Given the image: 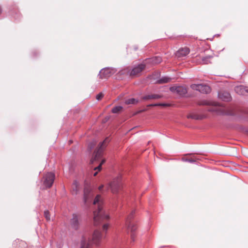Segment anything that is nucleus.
Wrapping results in <instances>:
<instances>
[{
    "label": "nucleus",
    "instance_id": "1",
    "mask_svg": "<svg viewBox=\"0 0 248 248\" xmlns=\"http://www.w3.org/2000/svg\"><path fill=\"white\" fill-rule=\"evenodd\" d=\"M103 200L100 195H97L93 201V204L98 205V209L94 211L93 215V223L95 226L99 225L105 220H108L109 218L108 215L105 213L102 209Z\"/></svg>",
    "mask_w": 248,
    "mask_h": 248
},
{
    "label": "nucleus",
    "instance_id": "2",
    "mask_svg": "<svg viewBox=\"0 0 248 248\" xmlns=\"http://www.w3.org/2000/svg\"><path fill=\"white\" fill-rule=\"evenodd\" d=\"M109 141L108 138H106L104 140L100 143L99 148L94 152L93 157L91 160V163L96 165L99 164L98 166L95 167L94 170L100 171L102 168V165L105 162V159L100 160L103 155V149L106 146L108 143Z\"/></svg>",
    "mask_w": 248,
    "mask_h": 248
},
{
    "label": "nucleus",
    "instance_id": "3",
    "mask_svg": "<svg viewBox=\"0 0 248 248\" xmlns=\"http://www.w3.org/2000/svg\"><path fill=\"white\" fill-rule=\"evenodd\" d=\"M134 214V211H133L130 213V215L127 217L126 222L125 225L127 227V229L128 232L130 231L131 232V238L133 241H134V236L135 235V232L137 229V227L136 224L131 221V219L133 217Z\"/></svg>",
    "mask_w": 248,
    "mask_h": 248
},
{
    "label": "nucleus",
    "instance_id": "4",
    "mask_svg": "<svg viewBox=\"0 0 248 248\" xmlns=\"http://www.w3.org/2000/svg\"><path fill=\"white\" fill-rule=\"evenodd\" d=\"M145 65L143 64H139L137 66L134 67L130 72L128 69L123 70L122 74H128L129 73V76L131 77L139 76L140 73L144 70Z\"/></svg>",
    "mask_w": 248,
    "mask_h": 248
},
{
    "label": "nucleus",
    "instance_id": "5",
    "mask_svg": "<svg viewBox=\"0 0 248 248\" xmlns=\"http://www.w3.org/2000/svg\"><path fill=\"white\" fill-rule=\"evenodd\" d=\"M111 192L113 193H117L122 188L121 179L117 178L113 180L109 185Z\"/></svg>",
    "mask_w": 248,
    "mask_h": 248
},
{
    "label": "nucleus",
    "instance_id": "6",
    "mask_svg": "<svg viewBox=\"0 0 248 248\" xmlns=\"http://www.w3.org/2000/svg\"><path fill=\"white\" fill-rule=\"evenodd\" d=\"M44 185L46 188H50L54 182L55 174L52 172L47 173L44 176Z\"/></svg>",
    "mask_w": 248,
    "mask_h": 248
},
{
    "label": "nucleus",
    "instance_id": "7",
    "mask_svg": "<svg viewBox=\"0 0 248 248\" xmlns=\"http://www.w3.org/2000/svg\"><path fill=\"white\" fill-rule=\"evenodd\" d=\"M190 87L194 90L199 91L203 93H208L211 91L210 87L206 85L203 84H192Z\"/></svg>",
    "mask_w": 248,
    "mask_h": 248
},
{
    "label": "nucleus",
    "instance_id": "8",
    "mask_svg": "<svg viewBox=\"0 0 248 248\" xmlns=\"http://www.w3.org/2000/svg\"><path fill=\"white\" fill-rule=\"evenodd\" d=\"M93 194L89 188H85L84 191L83 201L85 205H88L91 202Z\"/></svg>",
    "mask_w": 248,
    "mask_h": 248
},
{
    "label": "nucleus",
    "instance_id": "9",
    "mask_svg": "<svg viewBox=\"0 0 248 248\" xmlns=\"http://www.w3.org/2000/svg\"><path fill=\"white\" fill-rule=\"evenodd\" d=\"M170 91L173 93L180 95H183L187 93V90L185 86H173L170 88Z\"/></svg>",
    "mask_w": 248,
    "mask_h": 248
},
{
    "label": "nucleus",
    "instance_id": "10",
    "mask_svg": "<svg viewBox=\"0 0 248 248\" xmlns=\"http://www.w3.org/2000/svg\"><path fill=\"white\" fill-rule=\"evenodd\" d=\"M102 239V236L101 232L97 230H95L92 235V242L93 243L98 245L100 243Z\"/></svg>",
    "mask_w": 248,
    "mask_h": 248
},
{
    "label": "nucleus",
    "instance_id": "11",
    "mask_svg": "<svg viewBox=\"0 0 248 248\" xmlns=\"http://www.w3.org/2000/svg\"><path fill=\"white\" fill-rule=\"evenodd\" d=\"M218 97L224 101H229L231 99L230 94L227 92H220L218 93Z\"/></svg>",
    "mask_w": 248,
    "mask_h": 248
},
{
    "label": "nucleus",
    "instance_id": "12",
    "mask_svg": "<svg viewBox=\"0 0 248 248\" xmlns=\"http://www.w3.org/2000/svg\"><path fill=\"white\" fill-rule=\"evenodd\" d=\"M235 92L240 95H246L248 93V88L243 86H238L235 88Z\"/></svg>",
    "mask_w": 248,
    "mask_h": 248
},
{
    "label": "nucleus",
    "instance_id": "13",
    "mask_svg": "<svg viewBox=\"0 0 248 248\" xmlns=\"http://www.w3.org/2000/svg\"><path fill=\"white\" fill-rule=\"evenodd\" d=\"M189 53V49L187 47H184L179 49L176 53V56L178 57H184Z\"/></svg>",
    "mask_w": 248,
    "mask_h": 248
},
{
    "label": "nucleus",
    "instance_id": "14",
    "mask_svg": "<svg viewBox=\"0 0 248 248\" xmlns=\"http://www.w3.org/2000/svg\"><path fill=\"white\" fill-rule=\"evenodd\" d=\"M112 74V70L109 68H105L100 71V75L102 78H107Z\"/></svg>",
    "mask_w": 248,
    "mask_h": 248
},
{
    "label": "nucleus",
    "instance_id": "15",
    "mask_svg": "<svg viewBox=\"0 0 248 248\" xmlns=\"http://www.w3.org/2000/svg\"><path fill=\"white\" fill-rule=\"evenodd\" d=\"M71 224L75 229H77L79 225V220L77 215H73V218L71 220Z\"/></svg>",
    "mask_w": 248,
    "mask_h": 248
},
{
    "label": "nucleus",
    "instance_id": "16",
    "mask_svg": "<svg viewBox=\"0 0 248 248\" xmlns=\"http://www.w3.org/2000/svg\"><path fill=\"white\" fill-rule=\"evenodd\" d=\"M162 97V95L157 94H151L144 96L142 99L144 100L149 99H157Z\"/></svg>",
    "mask_w": 248,
    "mask_h": 248
},
{
    "label": "nucleus",
    "instance_id": "17",
    "mask_svg": "<svg viewBox=\"0 0 248 248\" xmlns=\"http://www.w3.org/2000/svg\"><path fill=\"white\" fill-rule=\"evenodd\" d=\"M80 248H91L90 240L85 238H83L81 241Z\"/></svg>",
    "mask_w": 248,
    "mask_h": 248
},
{
    "label": "nucleus",
    "instance_id": "18",
    "mask_svg": "<svg viewBox=\"0 0 248 248\" xmlns=\"http://www.w3.org/2000/svg\"><path fill=\"white\" fill-rule=\"evenodd\" d=\"M72 191L73 194H77L79 191V187L78 182L74 181L72 186Z\"/></svg>",
    "mask_w": 248,
    "mask_h": 248
},
{
    "label": "nucleus",
    "instance_id": "19",
    "mask_svg": "<svg viewBox=\"0 0 248 248\" xmlns=\"http://www.w3.org/2000/svg\"><path fill=\"white\" fill-rule=\"evenodd\" d=\"M202 62H201L202 64H206L211 62V60L212 58V56H201Z\"/></svg>",
    "mask_w": 248,
    "mask_h": 248
},
{
    "label": "nucleus",
    "instance_id": "20",
    "mask_svg": "<svg viewBox=\"0 0 248 248\" xmlns=\"http://www.w3.org/2000/svg\"><path fill=\"white\" fill-rule=\"evenodd\" d=\"M151 62L154 64H156L160 63L162 61V59L160 57H155L151 58L150 60Z\"/></svg>",
    "mask_w": 248,
    "mask_h": 248
},
{
    "label": "nucleus",
    "instance_id": "21",
    "mask_svg": "<svg viewBox=\"0 0 248 248\" xmlns=\"http://www.w3.org/2000/svg\"><path fill=\"white\" fill-rule=\"evenodd\" d=\"M171 80L170 78H168V77H164L158 80L157 81V83L159 84H162L165 83H168Z\"/></svg>",
    "mask_w": 248,
    "mask_h": 248
},
{
    "label": "nucleus",
    "instance_id": "22",
    "mask_svg": "<svg viewBox=\"0 0 248 248\" xmlns=\"http://www.w3.org/2000/svg\"><path fill=\"white\" fill-rule=\"evenodd\" d=\"M197 159L195 156H193L192 157H190L189 158H188V157H183V158H182V160L184 161H187V162H190V163H193V162H196Z\"/></svg>",
    "mask_w": 248,
    "mask_h": 248
},
{
    "label": "nucleus",
    "instance_id": "23",
    "mask_svg": "<svg viewBox=\"0 0 248 248\" xmlns=\"http://www.w3.org/2000/svg\"><path fill=\"white\" fill-rule=\"evenodd\" d=\"M138 100H136L134 98H130L128 99H127L125 101V103L126 104L129 105V104H135L138 103Z\"/></svg>",
    "mask_w": 248,
    "mask_h": 248
},
{
    "label": "nucleus",
    "instance_id": "24",
    "mask_svg": "<svg viewBox=\"0 0 248 248\" xmlns=\"http://www.w3.org/2000/svg\"><path fill=\"white\" fill-rule=\"evenodd\" d=\"M123 109V107L121 106H117L113 108L112 109V112L114 113H118Z\"/></svg>",
    "mask_w": 248,
    "mask_h": 248
},
{
    "label": "nucleus",
    "instance_id": "25",
    "mask_svg": "<svg viewBox=\"0 0 248 248\" xmlns=\"http://www.w3.org/2000/svg\"><path fill=\"white\" fill-rule=\"evenodd\" d=\"M169 105L167 104H163V103H159V104H150L148 105V107H155V106H162V107H167Z\"/></svg>",
    "mask_w": 248,
    "mask_h": 248
},
{
    "label": "nucleus",
    "instance_id": "26",
    "mask_svg": "<svg viewBox=\"0 0 248 248\" xmlns=\"http://www.w3.org/2000/svg\"><path fill=\"white\" fill-rule=\"evenodd\" d=\"M44 216L47 220L49 221L50 220V215L48 211H45Z\"/></svg>",
    "mask_w": 248,
    "mask_h": 248
},
{
    "label": "nucleus",
    "instance_id": "27",
    "mask_svg": "<svg viewBox=\"0 0 248 248\" xmlns=\"http://www.w3.org/2000/svg\"><path fill=\"white\" fill-rule=\"evenodd\" d=\"M204 105H211L214 106H219V104L217 102H211V103H208L207 102L203 103Z\"/></svg>",
    "mask_w": 248,
    "mask_h": 248
},
{
    "label": "nucleus",
    "instance_id": "28",
    "mask_svg": "<svg viewBox=\"0 0 248 248\" xmlns=\"http://www.w3.org/2000/svg\"><path fill=\"white\" fill-rule=\"evenodd\" d=\"M104 94L100 93L99 94H98L96 96V99L98 100H100L102 99V98L103 97Z\"/></svg>",
    "mask_w": 248,
    "mask_h": 248
},
{
    "label": "nucleus",
    "instance_id": "29",
    "mask_svg": "<svg viewBox=\"0 0 248 248\" xmlns=\"http://www.w3.org/2000/svg\"><path fill=\"white\" fill-rule=\"evenodd\" d=\"M187 118H192V119H199V118L196 115H191V114L188 115L187 116Z\"/></svg>",
    "mask_w": 248,
    "mask_h": 248
},
{
    "label": "nucleus",
    "instance_id": "30",
    "mask_svg": "<svg viewBox=\"0 0 248 248\" xmlns=\"http://www.w3.org/2000/svg\"><path fill=\"white\" fill-rule=\"evenodd\" d=\"M108 224H105L103 226V229L104 231H107L108 228Z\"/></svg>",
    "mask_w": 248,
    "mask_h": 248
},
{
    "label": "nucleus",
    "instance_id": "31",
    "mask_svg": "<svg viewBox=\"0 0 248 248\" xmlns=\"http://www.w3.org/2000/svg\"><path fill=\"white\" fill-rule=\"evenodd\" d=\"M103 187H104V185H101L100 186H99L98 189L100 191H101V190H102V189H103Z\"/></svg>",
    "mask_w": 248,
    "mask_h": 248
},
{
    "label": "nucleus",
    "instance_id": "32",
    "mask_svg": "<svg viewBox=\"0 0 248 248\" xmlns=\"http://www.w3.org/2000/svg\"><path fill=\"white\" fill-rule=\"evenodd\" d=\"M97 173H98V172H97H97H95L93 174V175H94V176H95L97 175Z\"/></svg>",
    "mask_w": 248,
    "mask_h": 248
},
{
    "label": "nucleus",
    "instance_id": "33",
    "mask_svg": "<svg viewBox=\"0 0 248 248\" xmlns=\"http://www.w3.org/2000/svg\"><path fill=\"white\" fill-rule=\"evenodd\" d=\"M217 110L216 109H213V110H212V111H217Z\"/></svg>",
    "mask_w": 248,
    "mask_h": 248
}]
</instances>
